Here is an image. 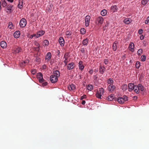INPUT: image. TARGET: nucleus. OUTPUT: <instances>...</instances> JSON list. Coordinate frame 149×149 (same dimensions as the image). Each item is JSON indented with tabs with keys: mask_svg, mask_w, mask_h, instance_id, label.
<instances>
[{
	"mask_svg": "<svg viewBox=\"0 0 149 149\" xmlns=\"http://www.w3.org/2000/svg\"><path fill=\"white\" fill-rule=\"evenodd\" d=\"M34 44L37 47H40V45L37 42L35 41L34 42Z\"/></svg>",
	"mask_w": 149,
	"mask_h": 149,
	"instance_id": "09e8293b",
	"label": "nucleus"
},
{
	"mask_svg": "<svg viewBox=\"0 0 149 149\" xmlns=\"http://www.w3.org/2000/svg\"><path fill=\"white\" fill-rule=\"evenodd\" d=\"M135 85H134L133 83H129L128 85V90L129 91H130L134 89V88H135Z\"/></svg>",
	"mask_w": 149,
	"mask_h": 149,
	"instance_id": "20e7f679",
	"label": "nucleus"
},
{
	"mask_svg": "<svg viewBox=\"0 0 149 149\" xmlns=\"http://www.w3.org/2000/svg\"><path fill=\"white\" fill-rule=\"evenodd\" d=\"M118 101L120 103L122 104L124 102V101L121 97H119L118 99Z\"/></svg>",
	"mask_w": 149,
	"mask_h": 149,
	"instance_id": "bb28decb",
	"label": "nucleus"
},
{
	"mask_svg": "<svg viewBox=\"0 0 149 149\" xmlns=\"http://www.w3.org/2000/svg\"><path fill=\"white\" fill-rule=\"evenodd\" d=\"M40 50V47H37V51H37L38 52H39Z\"/></svg>",
	"mask_w": 149,
	"mask_h": 149,
	"instance_id": "69168bd1",
	"label": "nucleus"
},
{
	"mask_svg": "<svg viewBox=\"0 0 149 149\" xmlns=\"http://www.w3.org/2000/svg\"><path fill=\"white\" fill-rule=\"evenodd\" d=\"M45 33V31L43 30L38 31L37 32L36 35V38L41 36L43 35Z\"/></svg>",
	"mask_w": 149,
	"mask_h": 149,
	"instance_id": "0eeeda50",
	"label": "nucleus"
},
{
	"mask_svg": "<svg viewBox=\"0 0 149 149\" xmlns=\"http://www.w3.org/2000/svg\"><path fill=\"white\" fill-rule=\"evenodd\" d=\"M107 13V11L105 9H103L101 11V14L103 16H105Z\"/></svg>",
	"mask_w": 149,
	"mask_h": 149,
	"instance_id": "393cba45",
	"label": "nucleus"
},
{
	"mask_svg": "<svg viewBox=\"0 0 149 149\" xmlns=\"http://www.w3.org/2000/svg\"><path fill=\"white\" fill-rule=\"evenodd\" d=\"M51 53L50 52H48L47 53L45 57V60L49 61L51 58Z\"/></svg>",
	"mask_w": 149,
	"mask_h": 149,
	"instance_id": "a211bd4d",
	"label": "nucleus"
},
{
	"mask_svg": "<svg viewBox=\"0 0 149 149\" xmlns=\"http://www.w3.org/2000/svg\"><path fill=\"white\" fill-rule=\"evenodd\" d=\"M135 65L137 68H139L140 66V62L138 61H136L135 64Z\"/></svg>",
	"mask_w": 149,
	"mask_h": 149,
	"instance_id": "a19ab883",
	"label": "nucleus"
},
{
	"mask_svg": "<svg viewBox=\"0 0 149 149\" xmlns=\"http://www.w3.org/2000/svg\"><path fill=\"white\" fill-rule=\"evenodd\" d=\"M96 97L98 98L101 99L102 95H101L97 91V93L96 94Z\"/></svg>",
	"mask_w": 149,
	"mask_h": 149,
	"instance_id": "f704fd0d",
	"label": "nucleus"
},
{
	"mask_svg": "<svg viewBox=\"0 0 149 149\" xmlns=\"http://www.w3.org/2000/svg\"><path fill=\"white\" fill-rule=\"evenodd\" d=\"M122 97L123 98L124 102L128 100V97L126 95H124Z\"/></svg>",
	"mask_w": 149,
	"mask_h": 149,
	"instance_id": "a18cd8bd",
	"label": "nucleus"
},
{
	"mask_svg": "<svg viewBox=\"0 0 149 149\" xmlns=\"http://www.w3.org/2000/svg\"><path fill=\"white\" fill-rule=\"evenodd\" d=\"M135 87L136 88H138L139 90H140L141 91H143L144 90V87L141 84H139L138 85H135Z\"/></svg>",
	"mask_w": 149,
	"mask_h": 149,
	"instance_id": "f8f14e48",
	"label": "nucleus"
},
{
	"mask_svg": "<svg viewBox=\"0 0 149 149\" xmlns=\"http://www.w3.org/2000/svg\"><path fill=\"white\" fill-rule=\"evenodd\" d=\"M107 83L108 84H113V81L112 79L109 78L107 81Z\"/></svg>",
	"mask_w": 149,
	"mask_h": 149,
	"instance_id": "2f4dec72",
	"label": "nucleus"
},
{
	"mask_svg": "<svg viewBox=\"0 0 149 149\" xmlns=\"http://www.w3.org/2000/svg\"><path fill=\"white\" fill-rule=\"evenodd\" d=\"M64 57H65V60L64 61V62H68V61L67 60V57H66L65 56H64Z\"/></svg>",
	"mask_w": 149,
	"mask_h": 149,
	"instance_id": "052dcab7",
	"label": "nucleus"
},
{
	"mask_svg": "<svg viewBox=\"0 0 149 149\" xmlns=\"http://www.w3.org/2000/svg\"><path fill=\"white\" fill-rule=\"evenodd\" d=\"M99 93H100L101 95H103L104 91V89L102 88H101L100 89L99 91H97Z\"/></svg>",
	"mask_w": 149,
	"mask_h": 149,
	"instance_id": "ea45409f",
	"label": "nucleus"
},
{
	"mask_svg": "<svg viewBox=\"0 0 149 149\" xmlns=\"http://www.w3.org/2000/svg\"><path fill=\"white\" fill-rule=\"evenodd\" d=\"M140 38L141 40H143L144 38V36L143 35H141L140 36Z\"/></svg>",
	"mask_w": 149,
	"mask_h": 149,
	"instance_id": "6e6d98bb",
	"label": "nucleus"
},
{
	"mask_svg": "<svg viewBox=\"0 0 149 149\" xmlns=\"http://www.w3.org/2000/svg\"><path fill=\"white\" fill-rule=\"evenodd\" d=\"M111 8L113 12H116L118 8L117 7L116 5L112 6Z\"/></svg>",
	"mask_w": 149,
	"mask_h": 149,
	"instance_id": "5701e85b",
	"label": "nucleus"
},
{
	"mask_svg": "<svg viewBox=\"0 0 149 149\" xmlns=\"http://www.w3.org/2000/svg\"><path fill=\"white\" fill-rule=\"evenodd\" d=\"M19 65L20 66L23 67L25 66V65L22 62L20 63Z\"/></svg>",
	"mask_w": 149,
	"mask_h": 149,
	"instance_id": "13d9d810",
	"label": "nucleus"
},
{
	"mask_svg": "<svg viewBox=\"0 0 149 149\" xmlns=\"http://www.w3.org/2000/svg\"><path fill=\"white\" fill-rule=\"evenodd\" d=\"M129 50L132 52H133L134 51V45L133 42H131L128 46Z\"/></svg>",
	"mask_w": 149,
	"mask_h": 149,
	"instance_id": "1a4fd4ad",
	"label": "nucleus"
},
{
	"mask_svg": "<svg viewBox=\"0 0 149 149\" xmlns=\"http://www.w3.org/2000/svg\"><path fill=\"white\" fill-rule=\"evenodd\" d=\"M14 10V6L10 4L7 5L5 7V10L7 13H11Z\"/></svg>",
	"mask_w": 149,
	"mask_h": 149,
	"instance_id": "f257e3e1",
	"label": "nucleus"
},
{
	"mask_svg": "<svg viewBox=\"0 0 149 149\" xmlns=\"http://www.w3.org/2000/svg\"><path fill=\"white\" fill-rule=\"evenodd\" d=\"M54 75H51L50 78V81L52 83H55L58 80V78Z\"/></svg>",
	"mask_w": 149,
	"mask_h": 149,
	"instance_id": "f03ea898",
	"label": "nucleus"
},
{
	"mask_svg": "<svg viewBox=\"0 0 149 149\" xmlns=\"http://www.w3.org/2000/svg\"><path fill=\"white\" fill-rule=\"evenodd\" d=\"M71 32L69 31H67L65 32V34L67 36H70L71 35Z\"/></svg>",
	"mask_w": 149,
	"mask_h": 149,
	"instance_id": "de8ad7c7",
	"label": "nucleus"
},
{
	"mask_svg": "<svg viewBox=\"0 0 149 149\" xmlns=\"http://www.w3.org/2000/svg\"><path fill=\"white\" fill-rule=\"evenodd\" d=\"M75 67L74 63L73 62L69 63L67 65V69L69 70H71L73 69Z\"/></svg>",
	"mask_w": 149,
	"mask_h": 149,
	"instance_id": "39448f33",
	"label": "nucleus"
},
{
	"mask_svg": "<svg viewBox=\"0 0 149 149\" xmlns=\"http://www.w3.org/2000/svg\"><path fill=\"white\" fill-rule=\"evenodd\" d=\"M114 98V96L113 94H111V95L109 96L107 98V100L109 101H112Z\"/></svg>",
	"mask_w": 149,
	"mask_h": 149,
	"instance_id": "6ab92c4d",
	"label": "nucleus"
},
{
	"mask_svg": "<svg viewBox=\"0 0 149 149\" xmlns=\"http://www.w3.org/2000/svg\"><path fill=\"white\" fill-rule=\"evenodd\" d=\"M148 0H143L141 1V3L143 5H145L147 3Z\"/></svg>",
	"mask_w": 149,
	"mask_h": 149,
	"instance_id": "37998d69",
	"label": "nucleus"
},
{
	"mask_svg": "<svg viewBox=\"0 0 149 149\" xmlns=\"http://www.w3.org/2000/svg\"><path fill=\"white\" fill-rule=\"evenodd\" d=\"M80 51L82 53H84L85 52V50L84 48H81L80 50Z\"/></svg>",
	"mask_w": 149,
	"mask_h": 149,
	"instance_id": "864d4df0",
	"label": "nucleus"
},
{
	"mask_svg": "<svg viewBox=\"0 0 149 149\" xmlns=\"http://www.w3.org/2000/svg\"><path fill=\"white\" fill-rule=\"evenodd\" d=\"M42 76V74L40 72L38 73L37 75L38 78L39 79V81L40 83H42L44 81Z\"/></svg>",
	"mask_w": 149,
	"mask_h": 149,
	"instance_id": "423d86ee",
	"label": "nucleus"
},
{
	"mask_svg": "<svg viewBox=\"0 0 149 149\" xmlns=\"http://www.w3.org/2000/svg\"><path fill=\"white\" fill-rule=\"evenodd\" d=\"M106 68L104 66H100L99 67V72L102 74H103Z\"/></svg>",
	"mask_w": 149,
	"mask_h": 149,
	"instance_id": "9b49d317",
	"label": "nucleus"
},
{
	"mask_svg": "<svg viewBox=\"0 0 149 149\" xmlns=\"http://www.w3.org/2000/svg\"><path fill=\"white\" fill-rule=\"evenodd\" d=\"M26 19H21L19 22V25L21 27L23 28L26 25Z\"/></svg>",
	"mask_w": 149,
	"mask_h": 149,
	"instance_id": "7ed1b4c3",
	"label": "nucleus"
},
{
	"mask_svg": "<svg viewBox=\"0 0 149 149\" xmlns=\"http://www.w3.org/2000/svg\"><path fill=\"white\" fill-rule=\"evenodd\" d=\"M83 62L82 61H79L78 63L79 68L81 70H82L84 68V66L83 64Z\"/></svg>",
	"mask_w": 149,
	"mask_h": 149,
	"instance_id": "4468645a",
	"label": "nucleus"
},
{
	"mask_svg": "<svg viewBox=\"0 0 149 149\" xmlns=\"http://www.w3.org/2000/svg\"><path fill=\"white\" fill-rule=\"evenodd\" d=\"M23 0H19L18 5V7L20 9L22 8L23 6Z\"/></svg>",
	"mask_w": 149,
	"mask_h": 149,
	"instance_id": "f3484780",
	"label": "nucleus"
},
{
	"mask_svg": "<svg viewBox=\"0 0 149 149\" xmlns=\"http://www.w3.org/2000/svg\"><path fill=\"white\" fill-rule=\"evenodd\" d=\"M20 35V31H16L13 34L14 37L16 38H18L19 37Z\"/></svg>",
	"mask_w": 149,
	"mask_h": 149,
	"instance_id": "2eb2a0df",
	"label": "nucleus"
},
{
	"mask_svg": "<svg viewBox=\"0 0 149 149\" xmlns=\"http://www.w3.org/2000/svg\"><path fill=\"white\" fill-rule=\"evenodd\" d=\"M131 19H124L123 22L126 24H129L132 22Z\"/></svg>",
	"mask_w": 149,
	"mask_h": 149,
	"instance_id": "a878e982",
	"label": "nucleus"
},
{
	"mask_svg": "<svg viewBox=\"0 0 149 149\" xmlns=\"http://www.w3.org/2000/svg\"><path fill=\"white\" fill-rule=\"evenodd\" d=\"M58 42L60 45L62 47L64 45V41L63 38L62 37H60L58 39Z\"/></svg>",
	"mask_w": 149,
	"mask_h": 149,
	"instance_id": "9d476101",
	"label": "nucleus"
},
{
	"mask_svg": "<svg viewBox=\"0 0 149 149\" xmlns=\"http://www.w3.org/2000/svg\"><path fill=\"white\" fill-rule=\"evenodd\" d=\"M88 40L87 38H86L83 40L82 43L84 46H87L88 42Z\"/></svg>",
	"mask_w": 149,
	"mask_h": 149,
	"instance_id": "4be33fe9",
	"label": "nucleus"
},
{
	"mask_svg": "<svg viewBox=\"0 0 149 149\" xmlns=\"http://www.w3.org/2000/svg\"><path fill=\"white\" fill-rule=\"evenodd\" d=\"M96 97L98 98L101 99L102 95H101L97 91V93L96 94Z\"/></svg>",
	"mask_w": 149,
	"mask_h": 149,
	"instance_id": "72a5a7b5",
	"label": "nucleus"
},
{
	"mask_svg": "<svg viewBox=\"0 0 149 149\" xmlns=\"http://www.w3.org/2000/svg\"><path fill=\"white\" fill-rule=\"evenodd\" d=\"M86 98V95H84V96H81V99L82 100L84 98Z\"/></svg>",
	"mask_w": 149,
	"mask_h": 149,
	"instance_id": "0e129e2a",
	"label": "nucleus"
},
{
	"mask_svg": "<svg viewBox=\"0 0 149 149\" xmlns=\"http://www.w3.org/2000/svg\"><path fill=\"white\" fill-rule=\"evenodd\" d=\"M97 75H95L94 76L93 79L94 80H97Z\"/></svg>",
	"mask_w": 149,
	"mask_h": 149,
	"instance_id": "bf43d9fd",
	"label": "nucleus"
},
{
	"mask_svg": "<svg viewBox=\"0 0 149 149\" xmlns=\"http://www.w3.org/2000/svg\"><path fill=\"white\" fill-rule=\"evenodd\" d=\"M47 82H45L42 83V85L43 86H45L47 84Z\"/></svg>",
	"mask_w": 149,
	"mask_h": 149,
	"instance_id": "680f3d73",
	"label": "nucleus"
},
{
	"mask_svg": "<svg viewBox=\"0 0 149 149\" xmlns=\"http://www.w3.org/2000/svg\"><path fill=\"white\" fill-rule=\"evenodd\" d=\"M8 27L10 29H12L14 28V27L12 22H9L8 24Z\"/></svg>",
	"mask_w": 149,
	"mask_h": 149,
	"instance_id": "cd10ccee",
	"label": "nucleus"
},
{
	"mask_svg": "<svg viewBox=\"0 0 149 149\" xmlns=\"http://www.w3.org/2000/svg\"><path fill=\"white\" fill-rule=\"evenodd\" d=\"M35 37L36 38V34H33V35H31L29 38H32L33 37Z\"/></svg>",
	"mask_w": 149,
	"mask_h": 149,
	"instance_id": "3c124183",
	"label": "nucleus"
},
{
	"mask_svg": "<svg viewBox=\"0 0 149 149\" xmlns=\"http://www.w3.org/2000/svg\"><path fill=\"white\" fill-rule=\"evenodd\" d=\"M86 103V102L84 100H83L82 101V102H81V104H83V105H84L85 103Z\"/></svg>",
	"mask_w": 149,
	"mask_h": 149,
	"instance_id": "774afa93",
	"label": "nucleus"
},
{
	"mask_svg": "<svg viewBox=\"0 0 149 149\" xmlns=\"http://www.w3.org/2000/svg\"><path fill=\"white\" fill-rule=\"evenodd\" d=\"M22 50V48L20 47H18L15 49V51L16 53H18L19 52H21Z\"/></svg>",
	"mask_w": 149,
	"mask_h": 149,
	"instance_id": "b1692460",
	"label": "nucleus"
},
{
	"mask_svg": "<svg viewBox=\"0 0 149 149\" xmlns=\"http://www.w3.org/2000/svg\"><path fill=\"white\" fill-rule=\"evenodd\" d=\"M31 73L33 74H34L36 73V70L35 69H33L31 70Z\"/></svg>",
	"mask_w": 149,
	"mask_h": 149,
	"instance_id": "8fccbe9b",
	"label": "nucleus"
},
{
	"mask_svg": "<svg viewBox=\"0 0 149 149\" xmlns=\"http://www.w3.org/2000/svg\"><path fill=\"white\" fill-rule=\"evenodd\" d=\"M6 43L4 41H2L0 43V45L1 47L3 48H5L6 47Z\"/></svg>",
	"mask_w": 149,
	"mask_h": 149,
	"instance_id": "412c9836",
	"label": "nucleus"
},
{
	"mask_svg": "<svg viewBox=\"0 0 149 149\" xmlns=\"http://www.w3.org/2000/svg\"><path fill=\"white\" fill-rule=\"evenodd\" d=\"M115 88V86L113 84H111L108 86V90L111 92H112L113 91Z\"/></svg>",
	"mask_w": 149,
	"mask_h": 149,
	"instance_id": "6e6552de",
	"label": "nucleus"
},
{
	"mask_svg": "<svg viewBox=\"0 0 149 149\" xmlns=\"http://www.w3.org/2000/svg\"><path fill=\"white\" fill-rule=\"evenodd\" d=\"M146 57L145 55H142L141 57V59L142 61H146Z\"/></svg>",
	"mask_w": 149,
	"mask_h": 149,
	"instance_id": "4c0bfd02",
	"label": "nucleus"
},
{
	"mask_svg": "<svg viewBox=\"0 0 149 149\" xmlns=\"http://www.w3.org/2000/svg\"><path fill=\"white\" fill-rule=\"evenodd\" d=\"M43 43L44 44L45 46H47L49 45V42L47 40H45L43 41Z\"/></svg>",
	"mask_w": 149,
	"mask_h": 149,
	"instance_id": "79ce46f5",
	"label": "nucleus"
},
{
	"mask_svg": "<svg viewBox=\"0 0 149 149\" xmlns=\"http://www.w3.org/2000/svg\"><path fill=\"white\" fill-rule=\"evenodd\" d=\"M2 2V5L3 7H5L7 5L5 0H1Z\"/></svg>",
	"mask_w": 149,
	"mask_h": 149,
	"instance_id": "c756f323",
	"label": "nucleus"
},
{
	"mask_svg": "<svg viewBox=\"0 0 149 149\" xmlns=\"http://www.w3.org/2000/svg\"><path fill=\"white\" fill-rule=\"evenodd\" d=\"M124 91H126L127 89V84H124L123 85L121 88Z\"/></svg>",
	"mask_w": 149,
	"mask_h": 149,
	"instance_id": "c85d7f7f",
	"label": "nucleus"
},
{
	"mask_svg": "<svg viewBox=\"0 0 149 149\" xmlns=\"http://www.w3.org/2000/svg\"><path fill=\"white\" fill-rule=\"evenodd\" d=\"M90 19H85V25L86 26H88L89 25Z\"/></svg>",
	"mask_w": 149,
	"mask_h": 149,
	"instance_id": "e433bc0d",
	"label": "nucleus"
},
{
	"mask_svg": "<svg viewBox=\"0 0 149 149\" xmlns=\"http://www.w3.org/2000/svg\"><path fill=\"white\" fill-rule=\"evenodd\" d=\"M90 16L87 15L86 16L85 19H90Z\"/></svg>",
	"mask_w": 149,
	"mask_h": 149,
	"instance_id": "338daca9",
	"label": "nucleus"
},
{
	"mask_svg": "<svg viewBox=\"0 0 149 149\" xmlns=\"http://www.w3.org/2000/svg\"><path fill=\"white\" fill-rule=\"evenodd\" d=\"M87 88L88 90L91 91L93 89V86L91 84H88L87 86Z\"/></svg>",
	"mask_w": 149,
	"mask_h": 149,
	"instance_id": "7c9ffc66",
	"label": "nucleus"
},
{
	"mask_svg": "<svg viewBox=\"0 0 149 149\" xmlns=\"http://www.w3.org/2000/svg\"><path fill=\"white\" fill-rule=\"evenodd\" d=\"M143 32V30L141 29H140L138 31V33L139 34H141Z\"/></svg>",
	"mask_w": 149,
	"mask_h": 149,
	"instance_id": "5fc2aeb1",
	"label": "nucleus"
},
{
	"mask_svg": "<svg viewBox=\"0 0 149 149\" xmlns=\"http://www.w3.org/2000/svg\"><path fill=\"white\" fill-rule=\"evenodd\" d=\"M96 97L98 98L101 99L102 95H101L97 91V93L96 94Z\"/></svg>",
	"mask_w": 149,
	"mask_h": 149,
	"instance_id": "c9c22d12",
	"label": "nucleus"
},
{
	"mask_svg": "<svg viewBox=\"0 0 149 149\" xmlns=\"http://www.w3.org/2000/svg\"><path fill=\"white\" fill-rule=\"evenodd\" d=\"M118 43V42L117 41H115L113 43L112 48L114 51H115L116 50L117 48L116 44Z\"/></svg>",
	"mask_w": 149,
	"mask_h": 149,
	"instance_id": "dca6fc26",
	"label": "nucleus"
},
{
	"mask_svg": "<svg viewBox=\"0 0 149 149\" xmlns=\"http://www.w3.org/2000/svg\"><path fill=\"white\" fill-rule=\"evenodd\" d=\"M143 52V50L142 49H139L137 51V54L138 55L140 56Z\"/></svg>",
	"mask_w": 149,
	"mask_h": 149,
	"instance_id": "58836bf2",
	"label": "nucleus"
},
{
	"mask_svg": "<svg viewBox=\"0 0 149 149\" xmlns=\"http://www.w3.org/2000/svg\"><path fill=\"white\" fill-rule=\"evenodd\" d=\"M104 63L105 64L107 65L108 63V59H105L104 60Z\"/></svg>",
	"mask_w": 149,
	"mask_h": 149,
	"instance_id": "603ef678",
	"label": "nucleus"
},
{
	"mask_svg": "<svg viewBox=\"0 0 149 149\" xmlns=\"http://www.w3.org/2000/svg\"><path fill=\"white\" fill-rule=\"evenodd\" d=\"M103 19H97L96 21H95L97 23V22L98 23L102 24L103 22Z\"/></svg>",
	"mask_w": 149,
	"mask_h": 149,
	"instance_id": "c03bdc74",
	"label": "nucleus"
},
{
	"mask_svg": "<svg viewBox=\"0 0 149 149\" xmlns=\"http://www.w3.org/2000/svg\"><path fill=\"white\" fill-rule=\"evenodd\" d=\"M88 73H89L91 74H92L93 73V70H90L88 71Z\"/></svg>",
	"mask_w": 149,
	"mask_h": 149,
	"instance_id": "e2e57ef3",
	"label": "nucleus"
},
{
	"mask_svg": "<svg viewBox=\"0 0 149 149\" xmlns=\"http://www.w3.org/2000/svg\"><path fill=\"white\" fill-rule=\"evenodd\" d=\"M68 89L70 91L74 90L75 89V87L74 84H71L68 86Z\"/></svg>",
	"mask_w": 149,
	"mask_h": 149,
	"instance_id": "aec40b11",
	"label": "nucleus"
},
{
	"mask_svg": "<svg viewBox=\"0 0 149 149\" xmlns=\"http://www.w3.org/2000/svg\"><path fill=\"white\" fill-rule=\"evenodd\" d=\"M36 61L38 62H40V59L38 57L36 58Z\"/></svg>",
	"mask_w": 149,
	"mask_h": 149,
	"instance_id": "4d7b16f0",
	"label": "nucleus"
},
{
	"mask_svg": "<svg viewBox=\"0 0 149 149\" xmlns=\"http://www.w3.org/2000/svg\"><path fill=\"white\" fill-rule=\"evenodd\" d=\"M80 32L81 34L84 35L85 33L86 30L84 28H81L80 29Z\"/></svg>",
	"mask_w": 149,
	"mask_h": 149,
	"instance_id": "473e14b6",
	"label": "nucleus"
},
{
	"mask_svg": "<svg viewBox=\"0 0 149 149\" xmlns=\"http://www.w3.org/2000/svg\"><path fill=\"white\" fill-rule=\"evenodd\" d=\"M134 92L137 93H139V88H134Z\"/></svg>",
	"mask_w": 149,
	"mask_h": 149,
	"instance_id": "49530a36",
	"label": "nucleus"
},
{
	"mask_svg": "<svg viewBox=\"0 0 149 149\" xmlns=\"http://www.w3.org/2000/svg\"><path fill=\"white\" fill-rule=\"evenodd\" d=\"M52 75H54V76L58 78L60 76V72L58 70H56L53 72Z\"/></svg>",
	"mask_w": 149,
	"mask_h": 149,
	"instance_id": "ddd939ff",
	"label": "nucleus"
}]
</instances>
